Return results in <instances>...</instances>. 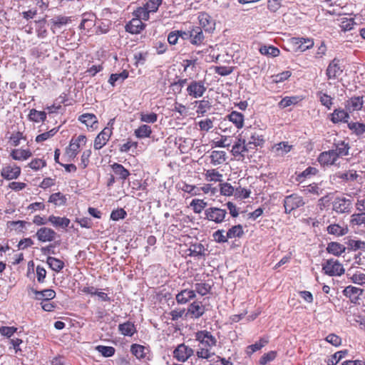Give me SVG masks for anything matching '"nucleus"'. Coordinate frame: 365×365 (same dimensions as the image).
Here are the masks:
<instances>
[{
    "instance_id": "obj_1",
    "label": "nucleus",
    "mask_w": 365,
    "mask_h": 365,
    "mask_svg": "<svg viewBox=\"0 0 365 365\" xmlns=\"http://www.w3.org/2000/svg\"><path fill=\"white\" fill-rule=\"evenodd\" d=\"M195 339L198 341L197 356L198 358L209 359L215 355L213 349L217 346V338L207 330H201L195 333Z\"/></svg>"
},
{
    "instance_id": "obj_2",
    "label": "nucleus",
    "mask_w": 365,
    "mask_h": 365,
    "mask_svg": "<svg viewBox=\"0 0 365 365\" xmlns=\"http://www.w3.org/2000/svg\"><path fill=\"white\" fill-rule=\"evenodd\" d=\"M250 149H252V146L247 145L245 136L243 138L241 134L236 138L232 147L231 153L234 157L238 159H243Z\"/></svg>"
},
{
    "instance_id": "obj_3",
    "label": "nucleus",
    "mask_w": 365,
    "mask_h": 365,
    "mask_svg": "<svg viewBox=\"0 0 365 365\" xmlns=\"http://www.w3.org/2000/svg\"><path fill=\"white\" fill-rule=\"evenodd\" d=\"M204 215L205 220L213 222L216 224H221L225 221L227 212L225 209L210 207L205 210Z\"/></svg>"
},
{
    "instance_id": "obj_4",
    "label": "nucleus",
    "mask_w": 365,
    "mask_h": 365,
    "mask_svg": "<svg viewBox=\"0 0 365 365\" xmlns=\"http://www.w3.org/2000/svg\"><path fill=\"white\" fill-rule=\"evenodd\" d=\"M86 142L87 138L85 135L73 136L70 141L68 147L66 148V155L71 158H75L79 152L80 148L85 145Z\"/></svg>"
},
{
    "instance_id": "obj_5",
    "label": "nucleus",
    "mask_w": 365,
    "mask_h": 365,
    "mask_svg": "<svg viewBox=\"0 0 365 365\" xmlns=\"http://www.w3.org/2000/svg\"><path fill=\"white\" fill-rule=\"evenodd\" d=\"M322 270L329 276H341L344 273L343 265L336 259H329L322 264Z\"/></svg>"
},
{
    "instance_id": "obj_6",
    "label": "nucleus",
    "mask_w": 365,
    "mask_h": 365,
    "mask_svg": "<svg viewBox=\"0 0 365 365\" xmlns=\"http://www.w3.org/2000/svg\"><path fill=\"white\" fill-rule=\"evenodd\" d=\"M352 201L343 196L336 197L332 202V210L339 214L351 212Z\"/></svg>"
},
{
    "instance_id": "obj_7",
    "label": "nucleus",
    "mask_w": 365,
    "mask_h": 365,
    "mask_svg": "<svg viewBox=\"0 0 365 365\" xmlns=\"http://www.w3.org/2000/svg\"><path fill=\"white\" fill-rule=\"evenodd\" d=\"M186 91L188 96L194 98H199L206 92L207 88L202 81H192Z\"/></svg>"
},
{
    "instance_id": "obj_8",
    "label": "nucleus",
    "mask_w": 365,
    "mask_h": 365,
    "mask_svg": "<svg viewBox=\"0 0 365 365\" xmlns=\"http://www.w3.org/2000/svg\"><path fill=\"white\" fill-rule=\"evenodd\" d=\"M304 205L303 198L297 195L292 194L287 196L284 200V207L286 213H290L292 210L297 209Z\"/></svg>"
},
{
    "instance_id": "obj_9",
    "label": "nucleus",
    "mask_w": 365,
    "mask_h": 365,
    "mask_svg": "<svg viewBox=\"0 0 365 365\" xmlns=\"http://www.w3.org/2000/svg\"><path fill=\"white\" fill-rule=\"evenodd\" d=\"M161 4L162 0H148L144 5V8H140L138 11V16L142 18L143 20H148L149 13L156 12Z\"/></svg>"
},
{
    "instance_id": "obj_10",
    "label": "nucleus",
    "mask_w": 365,
    "mask_h": 365,
    "mask_svg": "<svg viewBox=\"0 0 365 365\" xmlns=\"http://www.w3.org/2000/svg\"><path fill=\"white\" fill-rule=\"evenodd\" d=\"M193 349L185 344L178 345L173 351L174 357L179 361H185L193 354Z\"/></svg>"
},
{
    "instance_id": "obj_11",
    "label": "nucleus",
    "mask_w": 365,
    "mask_h": 365,
    "mask_svg": "<svg viewBox=\"0 0 365 365\" xmlns=\"http://www.w3.org/2000/svg\"><path fill=\"white\" fill-rule=\"evenodd\" d=\"M198 20L202 29L205 32H212L215 29V20L207 13H200Z\"/></svg>"
},
{
    "instance_id": "obj_12",
    "label": "nucleus",
    "mask_w": 365,
    "mask_h": 365,
    "mask_svg": "<svg viewBox=\"0 0 365 365\" xmlns=\"http://www.w3.org/2000/svg\"><path fill=\"white\" fill-rule=\"evenodd\" d=\"M36 237L41 242H52L56 239V232L49 227H43L37 230Z\"/></svg>"
},
{
    "instance_id": "obj_13",
    "label": "nucleus",
    "mask_w": 365,
    "mask_h": 365,
    "mask_svg": "<svg viewBox=\"0 0 365 365\" xmlns=\"http://www.w3.org/2000/svg\"><path fill=\"white\" fill-rule=\"evenodd\" d=\"M342 292L346 297L350 299L351 302L356 304L358 303L360 297L363 294L364 289L349 285L344 288Z\"/></svg>"
},
{
    "instance_id": "obj_14",
    "label": "nucleus",
    "mask_w": 365,
    "mask_h": 365,
    "mask_svg": "<svg viewBox=\"0 0 365 365\" xmlns=\"http://www.w3.org/2000/svg\"><path fill=\"white\" fill-rule=\"evenodd\" d=\"M112 130L110 128L106 127L95 138L94 140V149H101L109 140Z\"/></svg>"
},
{
    "instance_id": "obj_15",
    "label": "nucleus",
    "mask_w": 365,
    "mask_h": 365,
    "mask_svg": "<svg viewBox=\"0 0 365 365\" xmlns=\"http://www.w3.org/2000/svg\"><path fill=\"white\" fill-rule=\"evenodd\" d=\"M245 135H247V138H245L247 143L248 145L252 146V149L262 145L264 142L263 136L255 130H247Z\"/></svg>"
},
{
    "instance_id": "obj_16",
    "label": "nucleus",
    "mask_w": 365,
    "mask_h": 365,
    "mask_svg": "<svg viewBox=\"0 0 365 365\" xmlns=\"http://www.w3.org/2000/svg\"><path fill=\"white\" fill-rule=\"evenodd\" d=\"M20 174L21 168L16 165H6L1 170V175L8 180L18 178Z\"/></svg>"
},
{
    "instance_id": "obj_17",
    "label": "nucleus",
    "mask_w": 365,
    "mask_h": 365,
    "mask_svg": "<svg viewBox=\"0 0 365 365\" xmlns=\"http://www.w3.org/2000/svg\"><path fill=\"white\" fill-rule=\"evenodd\" d=\"M342 71L343 70L339 65V61L334 58L329 64L326 71V74L328 79H336L341 74Z\"/></svg>"
},
{
    "instance_id": "obj_18",
    "label": "nucleus",
    "mask_w": 365,
    "mask_h": 365,
    "mask_svg": "<svg viewBox=\"0 0 365 365\" xmlns=\"http://www.w3.org/2000/svg\"><path fill=\"white\" fill-rule=\"evenodd\" d=\"M337 159L338 158L332 149L321 153L318 157V161L322 165H334Z\"/></svg>"
},
{
    "instance_id": "obj_19",
    "label": "nucleus",
    "mask_w": 365,
    "mask_h": 365,
    "mask_svg": "<svg viewBox=\"0 0 365 365\" xmlns=\"http://www.w3.org/2000/svg\"><path fill=\"white\" fill-rule=\"evenodd\" d=\"M350 146L349 143L344 140L335 142L332 150L335 153L337 158H342L349 155Z\"/></svg>"
},
{
    "instance_id": "obj_20",
    "label": "nucleus",
    "mask_w": 365,
    "mask_h": 365,
    "mask_svg": "<svg viewBox=\"0 0 365 365\" xmlns=\"http://www.w3.org/2000/svg\"><path fill=\"white\" fill-rule=\"evenodd\" d=\"M190 41L192 44L199 46L203 43L205 36L201 27L192 26L190 29Z\"/></svg>"
},
{
    "instance_id": "obj_21",
    "label": "nucleus",
    "mask_w": 365,
    "mask_h": 365,
    "mask_svg": "<svg viewBox=\"0 0 365 365\" xmlns=\"http://www.w3.org/2000/svg\"><path fill=\"white\" fill-rule=\"evenodd\" d=\"M205 312V307L200 302H193L187 309V314L192 318L198 319L203 315Z\"/></svg>"
},
{
    "instance_id": "obj_22",
    "label": "nucleus",
    "mask_w": 365,
    "mask_h": 365,
    "mask_svg": "<svg viewBox=\"0 0 365 365\" xmlns=\"http://www.w3.org/2000/svg\"><path fill=\"white\" fill-rule=\"evenodd\" d=\"M141 18L133 19L125 25V31L132 34H139L144 28L145 24L142 22Z\"/></svg>"
},
{
    "instance_id": "obj_23",
    "label": "nucleus",
    "mask_w": 365,
    "mask_h": 365,
    "mask_svg": "<svg viewBox=\"0 0 365 365\" xmlns=\"http://www.w3.org/2000/svg\"><path fill=\"white\" fill-rule=\"evenodd\" d=\"M363 98L355 96L349 98L346 101L345 108L347 111L353 112L360 110L363 107Z\"/></svg>"
},
{
    "instance_id": "obj_24",
    "label": "nucleus",
    "mask_w": 365,
    "mask_h": 365,
    "mask_svg": "<svg viewBox=\"0 0 365 365\" xmlns=\"http://www.w3.org/2000/svg\"><path fill=\"white\" fill-rule=\"evenodd\" d=\"M292 145H289L288 142H280L274 144L272 148V152L274 153L275 156L282 157L290 152Z\"/></svg>"
},
{
    "instance_id": "obj_25",
    "label": "nucleus",
    "mask_w": 365,
    "mask_h": 365,
    "mask_svg": "<svg viewBox=\"0 0 365 365\" xmlns=\"http://www.w3.org/2000/svg\"><path fill=\"white\" fill-rule=\"evenodd\" d=\"M48 221L56 228L66 229L69 226L70 220L66 217L50 215Z\"/></svg>"
},
{
    "instance_id": "obj_26",
    "label": "nucleus",
    "mask_w": 365,
    "mask_h": 365,
    "mask_svg": "<svg viewBox=\"0 0 365 365\" xmlns=\"http://www.w3.org/2000/svg\"><path fill=\"white\" fill-rule=\"evenodd\" d=\"M195 291L192 289H183L176 295V301L178 304H184L195 297Z\"/></svg>"
},
{
    "instance_id": "obj_27",
    "label": "nucleus",
    "mask_w": 365,
    "mask_h": 365,
    "mask_svg": "<svg viewBox=\"0 0 365 365\" xmlns=\"http://www.w3.org/2000/svg\"><path fill=\"white\" fill-rule=\"evenodd\" d=\"M32 292L35 294L36 299L42 300V302L49 301L56 297L55 291L51 289H46L42 291L33 289Z\"/></svg>"
},
{
    "instance_id": "obj_28",
    "label": "nucleus",
    "mask_w": 365,
    "mask_h": 365,
    "mask_svg": "<svg viewBox=\"0 0 365 365\" xmlns=\"http://www.w3.org/2000/svg\"><path fill=\"white\" fill-rule=\"evenodd\" d=\"M349 119V115L344 109H335L331 114V120L334 123H346Z\"/></svg>"
},
{
    "instance_id": "obj_29",
    "label": "nucleus",
    "mask_w": 365,
    "mask_h": 365,
    "mask_svg": "<svg viewBox=\"0 0 365 365\" xmlns=\"http://www.w3.org/2000/svg\"><path fill=\"white\" fill-rule=\"evenodd\" d=\"M114 174L120 180H125L130 175L128 170L125 168L121 164L114 163L110 165Z\"/></svg>"
},
{
    "instance_id": "obj_30",
    "label": "nucleus",
    "mask_w": 365,
    "mask_h": 365,
    "mask_svg": "<svg viewBox=\"0 0 365 365\" xmlns=\"http://www.w3.org/2000/svg\"><path fill=\"white\" fill-rule=\"evenodd\" d=\"M32 155L29 149H14L10 153V156L15 160H26Z\"/></svg>"
},
{
    "instance_id": "obj_31",
    "label": "nucleus",
    "mask_w": 365,
    "mask_h": 365,
    "mask_svg": "<svg viewBox=\"0 0 365 365\" xmlns=\"http://www.w3.org/2000/svg\"><path fill=\"white\" fill-rule=\"evenodd\" d=\"M345 250L346 247L336 242H331L327 247V252L335 256H340Z\"/></svg>"
},
{
    "instance_id": "obj_32",
    "label": "nucleus",
    "mask_w": 365,
    "mask_h": 365,
    "mask_svg": "<svg viewBox=\"0 0 365 365\" xmlns=\"http://www.w3.org/2000/svg\"><path fill=\"white\" fill-rule=\"evenodd\" d=\"M78 120L85 124L88 128H96L98 123L96 116L92 113H84L79 116Z\"/></svg>"
},
{
    "instance_id": "obj_33",
    "label": "nucleus",
    "mask_w": 365,
    "mask_h": 365,
    "mask_svg": "<svg viewBox=\"0 0 365 365\" xmlns=\"http://www.w3.org/2000/svg\"><path fill=\"white\" fill-rule=\"evenodd\" d=\"M118 331L124 336H132L136 332V328L133 322H126L118 325Z\"/></svg>"
},
{
    "instance_id": "obj_34",
    "label": "nucleus",
    "mask_w": 365,
    "mask_h": 365,
    "mask_svg": "<svg viewBox=\"0 0 365 365\" xmlns=\"http://www.w3.org/2000/svg\"><path fill=\"white\" fill-rule=\"evenodd\" d=\"M211 163L213 165H218L226 161V153L223 150H213L210 154Z\"/></svg>"
},
{
    "instance_id": "obj_35",
    "label": "nucleus",
    "mask_w": 365,
    "mask_h": 365,
    "mask_svg": "<svg viewBox=\"0 0 365 365\" xmlns=\"http://www.w3.org/2000/svg\"><path fill=\"white\" fill-rule=\"evenodd\" d=\"M227 118L232 122L237 129H240L244 125V115L237 111L231 112Z\"/></svg>"
},
{
    "instance_id": "obj_36",
    "label": "nucleus",
    "mask_w": 365,
    "mask_h": 365,
    "mask_svg": "<svg viewBox=\"0 0 365 365\" xmlns=\"http://www.w3.org/2000/svg\"><path fill=\"white\" fill-rule=\"evenodd\" d=\"M96 16L93 14H84L79 26L80 29H90L95 25Z\"/></svg>"
},
{
    "instance_id": "obj_37",
    "label": "nucleus",
    "mask_w": 365,
    "mask_h": 365,
    "mask_svg": "<svg viewBox=\"0 0 365 365\" xmlns=\"http://www.w3.org/2000/svg\"><path fill=\"white\" fill-rule=\"evenodd\" d=\"M327 230L329 234L336 236H343L348 232V228L346 227H344L338 224L330 225L327 227Z\"/></svg>"
},
{
    "instance_id": "obj_38",
    "label": "nucleus",
    "mask_w": 365,
    "mask_h": 365,
    "mask_svg": "<svg viewBox=\"0 0 365 365\" xmlns=\"http://www.w3.org/2000/svg\"><path fill=\"white\" fill-rule=\"evenodd\" d=\"M347 245V249L349 250L356 251L364 250L365 251V242L360 240L349 239L346 242Z\"/></svg>"
},
{
    "instance_id": "obj_39",
    "label": "nucleus",
    "mask_w": 365,
    "mask_h": 365,
    "mask_svg": "<svg viewBox=\"0 0 365 365\" xmlns=\"http://www.w3.org/2000/svg\"><path fill=\"white\" fill-rule=\"evenodd\" d=\"M47 263L50 268L56 272H59L64 267V262L53 257H48Z\"/></svg>"
},
{
    "instance_id": "obj_40",
    "label": "nucleus",
    "mask_w": 365,
    "mask_h": 365,
    "mask_svg": "<svg viewBox=\"0 0 365 365\" xmlns=\"http://www.w3.org/2000/svg\"><path fill=\"white\" fill-rule=\"evenodd\" d=\"M148 349L143 345L134 344L131 345L130 351L138 359H145Z\"/></svg>"
},
{
    "instance_id": "obj_41",
    "label": "nucleus",
    "mask_w": 365,
    "mask_h": 365,
    "mask_svg": "<svg viewBox=\"0 0 365 365\" xmlns=\"http://www.w3.org/2000/svg\"><path fill=\"white\" fill-rule=\"evenodd\" d=\"M71 21V17L64 16H57L51 19V29L61 28Z\"/></svg>"
},
{
    "instance_id": "obj_42",
    "label": "nucleus",
    "mask_w": 365,
    "mask_h": 365,
    "mask_svg": "<svg viewBox=\"0 0 365 365\" xmlns=\"http://www.w3.org/2000/svg\"><path fill=\"white\" fill-rule=\"evenodd\" d=\"M152 133L150 126L148 125H142L138 128L135 130L134 134L138 138H145L150 137Z\"/></svg>"
},
{
    "instance_id": "obj_43",
    "label": "nucleus",
    "mask_w": 365,
    "mask_h": 365,
    "mask_svg": "<svg viewBox=\"0 0 365 365\" xmlns=\"http://www.w3.org/2000/svg\"><path fill=\"white\" fill-rule=\"evenodd\" d=\"M207 205V202L204 201L203 200L193 199L191 201L190 206L192 208L195 213L200 214L203 210H205Z\"/></svg>"
},
{
    "instance_id": "obj_44",
    "label": "nucleus",
    "mask_w": 365,
    "mask_h": 365,
    "mask_svg": "<svg viewBox=\"0 0 365 365\" xmlns=\"http://www.w3.org/2000/svg\"><path fill=\"white\" fill-rule=\"evenodd\" d=\"M29 118L31 120L36 123L43 122L46 118V113L44 111H38L35 109H31L29 112Z\"/></svg>"
},
{
    "instance_id": "obj_45",
    "label": "nucleus",
    "mask_w": 365,
    "mask_h": 365,
    "mask_svg": "<svg viewBox=\"0 0 365 365\" xmlns=\"http://www.w3.org/2000/svg\"><path fill=\"white\" fill-rule=\"evenodd\" d=\"M195 103L198 104L196 112L197 114L201 115H204L212 107L210 102L205 99L202 101H195Z\"/></svg>"
},
{
    "instance_id": "obj_46",
    "label": "nucleus",
    "mask_w": 365,
    "mask_h": 365,
    "mask_svg": "<svg viewBox=\"0 0 365 365\" xmlns=\"http://www.w3.org/2000/svg\"><path fill=\"white\" fill-rule=\"evenodd\" d=\"M261 54L275 57L279 54V50L273 46H262L259 48Z\"/></svg>"
},
{
    "instance_id": "obj_47",
    "label": "nucleus",
    "mask_w": 365,
    "mask_h": 365,
    "mask_svg": "<svg viewBox=\"0 0 365 365\" xmlns=\"http://www.w3.org/2000/svg\"><path fill=\"white\" fill-rule=\"evenodd\" d=\"M128 77V72L125 70L122 71L120 73H113L110 75L108 83L112 86H114L115 83L118 81L123 82L124 80H125Z\"/></svg>"
},
{
    "instance_id": "obj_48",
    "label": "nucleus",
    "mask_w": 365,
    "mask_h": 365,
    "mask_svg": "<svg viewBox=\"0 0 365 365\" xmlns=\"http://www.w3.org/2000/svg\"><path fill=\"white\" fill-rule=\"evenodd\" d=\"M294 42L302 51L312 48L314 45V41L311 38H297L294 39Z\"/></svg>"
},
{
    "instance_id": "obj_49",
    "label": "nucleus",
    "mask_w": 365,
    "mask_h": 365,
    "mask_svg": "<svg viewBox=\"0 0 365 365\" xmlns=\"http://www.w3.org/2000/svg\"><path fill=\"white\" fill-rule=\"evenodd\" d=\"M244 234L242 226L240 225L232 226L227 232V235L229 239L235 237H241Z\"/></svg>"
},
{
    "instance_id": "obj_50",
    "label": "nucleus",
    "mask_w": 365,
    "mask_h": 365,
    "mask_svg": "<svg viewBox=\"0 0 365 365\" xmlns=\"http://www.w3.org/2000/svg\"><path fill=\"white\" fill-rule=\"evenodd\" d=\"M350 222L353 225H365V212L354 213L351 215Z\"/></svg>"
},
{
    "instance_id": "obj_51",
    "label": "nucleus",
    "mask_w": 365,
    "mask_h": 365,
    "mask_svg": "<svg viewBox=\"0 0 365 365\" xmlns=\"http://www.w3.org/2000/svg\"><path fill=\"white\" fill-rule=\"evenodd\" d=\"M317 96L319 98V101L324 106H325L328 109L331 108L333 104V99L330 96L324 93L322 91H319L317 93Z\"/></svg>"
},
{
    "instance_id": "obj_52",
    "label": "nucleus",
    "mask_w": 365,
    "mask_h": 365,
    "mask_svg": "<svg viewBox=\"0 0 365 365\" xmlns=\"http://www.w3.org/2000/svg\"><path fill=\"white\" fill-rule=\"evenodd\" d=\"M348 128L356 135H360L365 133V124L359 122H351L348 123Z\"/></svg>"
},
{
    "instance_id": "obj_53",
    "label": "nucleus",
    "mask_w": 365,
    "mask_h": 365,
    "mask_svg": "<svg viewBox=\"0 0 365 365\" xmlns=\"http://www.w3.org/2000/svg\"><path fill=\"white\" fill-rule=\"evenodd\" d=\"M222 175L215 169L208 170L205 173V179L207 181L221 182Z\"/></svg>"
},
{
    "instance_id": "obj_54",
    "label": "nucleus",
    "mask_w": 365,
    "mask_h": 365,
    "mask_svg": "<svg viewBox=\"0 0 365 365\" xmlns=\"http://www.w3.org/2000/svg\"><path fill=\"white\" fill-rule=\"evenodd\" d=\"M299 100V97L297 96H286L280 101L278 106L280 108H285L289 106L297 103Z\"/></svg>"
},
{
    "instance_id": "obj_55",
    "label": "nucleus",
    "mask_w": 365,
    "mask_h": 365,
    "mask_svg": "<svg viewBox=\"0 0 365 365\" xmlns=\"http://www.w3.org/2000/svg\"><path fill=\"white\" fill-rule=\"evenodd\" d=\"M48 201L51 203H53L56 205L61 206L63 205L66 203V198L61 192H56L50 196Z\"/></svg>"
},
{
    "instance_id": "obj_56",
    "label": "nucleus",
    "mask_w": 365,
    "mask_h": 365,
    "mask_svg": "<svg viewBox=\"0 0 365 365\" xmlns=\"http://www.w3.org/2000/svg\"><path fill=\"white\" fill-rule=\"evenodd\" d=\"M266 341L259 340L255 344L247 346L245 352L248 356H251L252 354L261 349L266 344Z\"/></svg>"
},
{
    "instance_id": "obj_57",
    "label": "nucleus",
    "mask_w": 365,
    "mask_h": 365,
    "mask_svg": "<svg viewBox=\"0 0 365 365\" xmlns=\"http://www.w3.org/2000/svg\"><path fill=\"white\" fill-rule=\"evenodd\" d=\"M180 188L185 192H187L191 195H200L199 187L195 185H189L185 182H182V185H180Z\"/></svg>"
},
{
    "instance_id": "obj_58",
    "label": "nucleus",
    "mask_w": 365,
    "mask_h": 365,
    "mask_svg": "<svg viewBox=\"0 0 365 365\" xmlns=\"http://www.w3.org/2000/svg\"><path fill=\"white\" fill-rule=\"evenodd\" d=\"M96 349L105 357H110L113 356L115 351L113 346H107L103 345L97 346Z\"/></svg>"
},
{
    "instance_id": "obj_59",
    "label": "nucleus",
    "mask_w": 365,
    "mask_h": 365,
    "mask_svg": "<svg viewBox=\"0 0 365 365\" xmlns=\"http://www.w3.org/2000/svg\"><path fill=\"white\" fill-rule=\"evenodd\" d=\"M140 120L146 123H154L158 120V115L155 113H140Z\"/></svg>"
},
{
    "instance_id": "obj_60",
    "label": "nucleus",
    "mask_w": 365,
    "mask_h": 365,
    "mask_svg": "<svg viewBox=\"0 0 365 365\" xmlns=\"http://www.w3.org/2000/svg\"><path fill=\"white\" fill-rule=\"evenodd\" d=\"M189 250L190 256L198 257L205 255V248L202 244L192 245Z\"/></svg>"
},
{
    "instance_id": "obj_61",
    "label": "nucleus",
    "mask_w": 365,
    "mask_h": 365,
    "mask_svg": "<svg viewBox=\"0 0 365 365\" xmlns=\"http://www.w3.org/2000/svg\"><path fill=\"white\" fill-rule=\"evenodd\" d=\"M45 22L46 20L44 19L35 21V23L38 24V26L36 29V33L38 38H43L47 36V30L45 28Z\"/></svg>"
},
{
    "instance_id": "obj_62",
    "label": "nucleus",
    "mask_w": 365,
    "mask_h": 365,
    "mask_svg": "<svg viewBox=\"0 0 365 365\" xmlns=\"http://www.w3.org/2000/svg\"><path fill=\"white\" fill-rule=\"evenodd\" d=\"M337 177L344 181H354L357 178V174L355 171L349 170L344 173H339L337 175Z\"/></svg>"
},
{
    "instance_id": "obj_63",
    "label": "nucleus",
    "mask_w": 365,
    "mask_h": 365,
    "mask_svg": "<svg viewBox=\"0 0 365 365\" xmlns=\"http://www.w3.org/2000/svg\"><path fill=\"white\" fill-rule=\"evenodd\" d=\"M277 356V352L274 351H270L266 354H264L260 359H259V364L261 365H265L269 362L272 361L275 359Z\"/></svg>"
},
{
    "instance_id": "obj_64",
    "label": "nucleus",
    "mask_w": 365,
    "mask_h": 365,
    "mask_svg": "<svg viewBox=\"0 0 365 365\" xmlns=\"http://www.w3.org/2000/svg\"><path fill=\"white\" fill-rule=\"evenodd\" d=\"M346 353V351H339L336 352L332 355L331 358L328 360V365H336L341 359L345 357Z\"/></svg>"
}]
</instances>
